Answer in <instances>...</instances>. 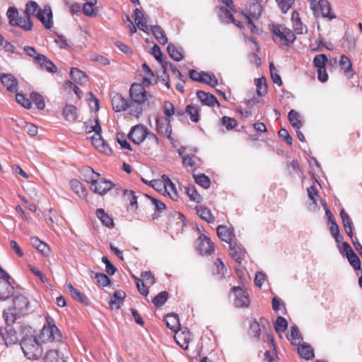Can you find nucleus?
I'll use <instances>...</instances> for the list:
<instances>
[{
    "label": "nucleus",
    "mask_w": 362,
    "mask_h": 362,
    "mask_svg": "<svg viewBox=\"0 0 362 362\" xmlns=\"http://www.w3.org/2000/svg\"><path fill=\"white\" fill-rule=\"evenodd\" d=\"M13 26H18L25 31H30L33 28V23L30 18L25 15V17H19Z\"/></svg>",
    "instance_id": "nucleus-39"
},
{
    "label": "nucleus",
    "mask_w": 362,
    "mask_h": 362,
    "mask_svg": "<svg viewBox=\"0 0 362 362\" xmlns=\"http://www.w3.org/2000/svg\"><path fill=\"white\" fill-rule=\"evenodd\" d=\"M66 289L75 300L85 306H88L89 305L90 300L88 298L78 289L75 288L71 283L66 284Z\"/></svg>",
    "instance_id": "nucleus-19"
},
{
    "label": "nucleus",
    "mask_w": 362,
    "mask_h": 362,
    "mask_svg": "<svg viewBox=\"0 0 362 362\" xmlns=\"http://www.w3.org/2000/svg\"><path fill=\"white\" fill-rule=\"evenodd\" d=\"M340 216L342 220V223L345 232L348 236L351 238V241H353V239H354L353 233V223L350 216L344 209H342L340 211Z\"/></svg>",
    "instance_id": "nucleus-21"
},
{
    "label": "nucleus",
    "mask_w": 362,
    "mask_h": 362,
    "mask_svg": "<svg viewBox=\"0 0 362 362\" xmlns=\"http://www.w3.org/2000/svg\"><path fill=\"white\" fill-rule=\"evenodd\" d=\"M7 16L8 18L9 24L11 26L14 25V23L19 18L18 12L16 7H9L7 11Z\"/></svg>",
    "instance_id": "nucleus-58"
},
{
    "label": "nucleus",
    "mask_w": 362,
    "mask_h": 362,
    "mask_svg": "<svg viewBox=\"0 0 362 362\" xmlns=\"http://www.w3.org/2000/svg\"><path fill=\"white\" fill-rule=\"evenodd\" d=\"M195 209L197 215L202 220L209 223L214 222L215 218L209 209L204 206H197Z\"/></svg>",
    "instance_id": "nucleus-25"
},
{
    "label": "nucleus",
    "mask_w": 362,
    "mask_h": 362,
    "mask_svg": "<svg viewBox=\"0 0 362 362\" xmlns=\"http://www.w3.org/2000/svg\"><path fill=\"white\" fill-rule=\"evenodd\" d=\"M117 141L124 149L132 151L130 144L127 141L125 134L123 133L117 134Z\"/></svg>",
    "instance_id": "nucleus-61"
},
{
    "label": "nucleus",
    "mask_w": 362,
    "mask_h": 362,
    "mask_svg": "<svg viewBox=\"0 0 362 362\" xmlns=\"http://www.w3.org/2000/svg\"><path fill=\"white\" fill-rule=\"evenodd\" d=\"M16 100L18 103L21 104L26 109H30L32 107L31 101L28 98H25L22 93H16Z\"/></svg>",
    "instance_id": "nucleus-59"
},
{
    "label": "nucleus",
    "mask_w": 362,
    "mask_h": 362,
    "mask_svg": "<svg viewBox=\"0 0 362 362\" xmlns=\"http://www.w3.org/2000/svg\"><path fill=\"white\" fill-rule=\"evenodd\" d=\"M272 33L274 35V40L275 42H284V44L288 45L296 40L295 34L282 25L274 27Z\"/></svg>",
    "instance_id": "nucleus-6"
},
{
    "label": "nucleus",
    "mask_w": 362,
    "mask_h": 362,
    "mask_svg": "<svg viewBox=\"0 0 362 362\" xmlns=\"http://www.w3.org/2000/svg\"><path fill=\"white\" fill-rule=\"evenodd\" d=\"M0 336L7 346L15 344L18 341L17 332L12 327H0Z\"/></svg>",
    "instance_id": "nucleus-14"
},
{
    "label": "nucleus",
    "mask_w": 362,
    "mask_h": 362,
    "mask_svg": "<svg viewBox=\"0 0 362 362\" xmlns=\"http://www.w3.org/2000/svg\"><path fill=\"white\" fill-rule=\"evenodd\" d=\"M339 66L341 69L343 70L345 74H349V73H351V76H353L354 72L352 71L351 69L352 64L350 59L347 56L344 54H342L339 60Z\"/></svg>",
    "instance_id": "nucleus-37"
},
{
    "label": "nucleus",
    "mask_w": 362,
    "mask_h": 362,
    "mask_svg": "<svg viewBox=\"0 0 362 362\" xmlns=\"http://www.w3.org/2000/svg\"><path fill=\"white\" fill-rule=\"evenodd\" d=\"M206 72L201 71L198 72L194 69H191L189 71V78L199 83H207L206 79L204 77L206 76Z\"/></svg>",
    "instance_id": "nucleus-51"
},
{
    "label": "nucleus",
    "mask_w": 362,
    "mask_h": 362,
    "mask_svg": "<svg viewBox=\"0 0 362 362\" xmlns=\"http://www.w3.org/2000/svg\"><path fill=\"white\" fill-rule=\"evenodd\" d=\"M167 51L168 52L169 56L176 62H180L184 58L183 54L181 52H180L176 48V47L172 43H170L168 45Z\"/></svg>",
    "instance_id": "nucleus-44"
},
{
    "label": "nucleus",
    "mask_w": 362,
    "mask_h": 362,
    "mask_svg": "<svg viewBox=\"0 0 362 362\" xmlns=\"http://www.w3.org/2000/svg\"><path fill=\"white\" fill-rule=\"evenodd\" d=\"M197 96L200 100L202 103L209 107H214L215 105L219 106V103L217 98L210 93H206L203 90H198Z\"/></svg>",
    "instance_id": "nucleus-20"
},
{
    "label": "nucleus",
    "mask_w": 362,
    "mask_h": 362,
    "mask_svg": "<svg viewBox=\"0 0 362 362\" xmlns=\"http://www.w3.org/2000/svg\"><path fill=\"white\" fill-rule=\"evenodd\" d=\"M40 338L43 342L60 341L62 338V333L54 324V321L51 317H47V324H45L40 332Z\"/></svg>",
    "instance_id": "nucleus-4"
},
{
    "label": "nucleus",
    "mask_w": 362,
    "mask_h": 362,
    "mask_svg": "<svg viewBox=\"0 0 362 362\" xmlns=\"http://www.w3.org/2000/svg\"><path fill=\"white\" fill-rule=\"evenodd\" d=\"M221 124L225 126L228 130H231L237 125V122L234 118L224 116L221 119Z\"/></svg>",
    "instance_id": "nucleus-63"
},
{
    "label": "nucleus",
    "mask_w": 362,
    "mask_h": 362,
    "mask_svg": "<svg viewBox=\"0 0 362 362\" xmlns=\"http://www.w3.org/2000/svg\"><path fill=\"white\" fill-rule=\"evenodd\" d=\"M0 81L1 84L11 93L18 91V81L12 74H1Z\"/></svg>",
    "instance_id": "nucleus-13"
},
{
    "label": "nucleus",
    "mask_w": 362,
    "mask_h": 362,
    "mask_svg": "<svg viewBox=\"0 0 362 362\" xmlns=\"http://www.w3.org/2000/svg\"><path fill=\"white\" fill-rule=\"evenodd\" d=\"M346 256L349 264L355 270L361 269L360 259L354 252H349Z\"/></svg>",
    "instance_id": "nucleus-49"
},
{
    "label": "nucleus",
    "mask_w": 362,
    "mask_h": 362,
    "mask_svg": "<svg viewBox=\"0 0 362 362\" xmlns=\"http://www.w3.org/2000/svg\"><path fill=\"white\" fill-rule=\"evenodd\" d=\"M193 178L194 179L195 182L203 188L208 189L210 187L211 180L205 174H193Z\"/></svg>",
    "instance_id": "nucleus-43"
},
{
    "label": "nucleus",
    "mask_w": 362,
    "mask_h": 362,
    "mask_svg": "<svg viewBox=\"0 0 362 362\" xmlns=\"http://www.w3.org/2000/svg\"><path fill=\"white\" fill-rule=\"evenodd\" d=\"M230 253L232 258L238 264H240L244 258L245 250L241 245L235 241L229 243Z\"/></svg>",
    "instance_id": "nucleus-18"
},
{
    "label": "nucleus",
    "mask_w": 362,
    "mask_h": 362,
    "mask_svg": "<svg viewBox=\"0 0 362 362\" xmlns=\"http://www.w3.org/2000/svg\"><path fill=\"white\" fill-rule=\"evenodd\" d=\"M152 34L160 45H165L168 43V37L165 31L160 25H152L151 27Z\"/></svg>",
    "instance_id": "nucleus-30"
},
{
    "label": "nucleus",
    "mask_w": 362,
    "mask_h": 362,
    "mask_svg": "<svg viewBox=\"0 0 362 362\" xmlns=\"http://www.w3.org/2000/svg\"><path fill=\"white\" fill-rule=\"evenodd\" d=\"M31 99L34 104L39 110H43L45 107V103L42 95L38 93H33L30 95Z\"/></svg>",
    "instance_id": "nucleus-55"
},
{
    "label": "nucleus",
    "mask_w": 362,
    "mask_h": 362,
    "mask_svg": "<svg viewBox=\"0 0 362 362\" xmlns=\"http://www.w3.org/2000/svg\"><path fill=\"white\" fill-rule=\"evenodd\" d=\"M185 112L189 116L192 122H198L199 119V109L197 105L194 104L187 105Z\"/></svg>",
    "instance_id": "nucleus-38"
},
{
    "label": "nucleus",
    "mask_w": 362,
    "mask_h": 362,
    "mask_svg": "<svg viewBox=\"0 0 362 362\" xmlns=\"http://www.w3.org/2000/svg\"><path fill=\"white\" fill-rule=\"evenodd\" d=\"M132 17L134 18L138 28L142 31L146 33L148 30V27L146 25L147 21L146 19L144 18L143 13H141V10H139L137 8H135Z\"/></svg>",
    "instance_id": "nucleus-27"
},
{
    "label": "nucleus",
    "mask_w": 362,
    "mask_h": 362,
    "mask_svg": "<svg viewBox=\"0 0 362 362\" xmlns=\"http://www.w3.org/2000/svg\"><path fill=\"white\" fill-rule=\"evenodd\" d=\"M328 62L327 57L325 54H317L313 59V65L316 69L324 68Z\"/></svg>",
    "instance_id": "nucleus-52"
},
{
    "label": "nucleus",
    "mask_w": 362,
    "mask_h": 362,
    "mask_svg": "<svg viewBox=\"0 0 362 362\" xmlns=\"http://www.w3.org/2000/svg\"><path fill=\"white\" fill-rule=\"evenodd\" d=\"M262 11V6L259 2L257 1L250 4L248 11L246 14L250 16L251 18H258L261 16Z\"/></svg>",
    "instance_id": "nucleus-36"
},
{
    "label": "nucleus",
    "mask_w": 362,
    "mask_h": 362,
    "mask_svg": "<svg viewBox=\"0 0 362 362\" xmlns=\"http://www.w3.org/2000/svg\"><path fill=\"white\" fill-rule=\"evenodd\" d=\"M84 126L86 127V131L87 132L90 133L94 132L95 136H100L102 129L98 118H95L93 120L89 119L88 121L85 122Z\"/></svg>",
    "instance_id": "nucleus-26"
},
{
    "label": "nucleus",
    "mask_w": 362,
    "mask_h": 362,
    "mask_svg": "<svg viewBox=\"0 0 362 362\" xmlns=\"http://www.w3.org/2000/svg\"><path fill=\"white\" fill-rule=\"evenodd\" d=\"M185 192L189 199L197 203H201L202 201V196L198 193L194 185H188L185 187Z\"/></svg>",
    "instance_id": "nucleus-41"
},
{
    "label": "nucleus",
    "mask_w": 362,
    "mask_h": 362,
    "mask_svg": "<svg viewBox=\"0 0 362 362\" xmlns=\"http://www.w3.org/2000/svg\"><path fill=\"white\" fill-rule=\"evenodd\" d=\"M288 340L291 341V343L293 345H296V341L302 339L301 334L298 329V327L294 325L291 327V335L290 337H288Z\"/></svg>",
    "instance_id": "nucleus-54"
},
{
    "label": "nucleus",
    "mask_w": 362,
    "mask_h": 362,
    "mask_svg": "<svg viewBox=\"0 0 362 362\" xmlns=\"http://www.w3.org/2000/svg\"><path fill=\"white\" fill-rule=\"evenodd\" d=\"M311 9L317 18L320 16L322 18H327L329 20H332L336 18V16L332 11L331 4L327 0H320L318 4L311 6Z\"/></svg>",
    "instance_id": "nucleus-7"
},
{
    "label": "nucleus",
    "mask_w": 362,
    "mask_h": 362,
    "mask_svg": "<svg viewBox=\"0 0 362 362\" xmlns=\"http://www.w3.org/2000/svg\"><path fill=\"white\" fill-rule=\"evenodd\" d=\"M218 17L221 21L226 24L230 23L234 18L230 10L223 6L219 8Z\"/></svg>",
    "instance_id": "nucleus-40"
},
{
    "label": "nucleus",
    "mask_w": 362,
    "mask_h": 362,
    "mask_svg": "<svg viewBox=\"0 0 362 362\" xmlns=\"http://www.w3.org/2000/svg\"><path fill=\"white\" fill-rule=\"evenodd\" d=\"M30 307L28 298L21 294H16L13 298V306L11 308L19 314L25 315L27 313Z\"/></svg>",
    "instance_id": "nucleus-15"
},
{
    "label": "nucleus",
    "mask_w": 362,
    "mask_h": 362,
    "mask_svg": "<svg viewBox=\"0 0 362 362\" xmlns=\"http://www.w3.org/2000/svg\"><path fill=\"white\" fill-rule=\"evenodd\" d=\"M147 135V128L142 124H137L132 127L128 134V138L135 144H140Z\"/></svg>",
    "instance_id": "nucleus-9"
},
{
    "label": "nucleus",
    "mask_w": 362,
    "mask_h": 362,
    "mask_svg": "<svg viewBox=\"0 0 362 362\" xmlns=\"http://www.w3.org/2000/svg\"><path fill=\"white\" fill-rule=\"evenodd\" d=\"M226 272L227 269L223 261L218 258L214 262V269L212 272L213 275L215 276L218 279L221 280L225 276Z\"/></svg>",
    "instance_id": "nucleus-32"
},
{
    "label": "nucleus",
    "mask_w": 362,
    "mask_h": 362,
    "mask_svg": "<svg viewBox=\"0 0 362 362\" xmlns=\"http://www.w3.org/2000/svg\"><path fill=\"white\" fill-rule=\"evenodd\" d=\"M198 250L201 255H210L215 251L214 245L211 239L205 235H201L198 239Z\"/></svg>",
    "instance_id": "nucleus-12"
},
{
    "label": "nucleus",
    "mask_w": 362,
    "mask_h": 362,
    "mask_svg": "<svg viewBox=\"0 0 362 362\" xmlns=\"http://www.w3.org/2000/svg\"><path fill=\"white\" fill-rule=\"evenodd\" d=\"M92 144L95 146V148H98L100 151H103L107 154L108 153L105 148V141L101 136H97L94 135L92 138Z\"/></svg>",
    "instance_id": "nucleus-57"
},
{
    "label": "nucleus",
    "mask_w": 362,
    "mask_h": 362,
    "mask_svg": "<svg viewBox=\"0 0 362 362\" xmlns=\"http://www.w3.org/2000/svg\"><path fill=\"white\" fill-rule=\"evenodd\" d=\"M112 106L115 112H124L128 108L130 110L129 101H127L121 94L115 93L112 96Z\"/></svg>",
    "instance_id": "nucleus-16"
},
{
    "label": "nucleus",
    "mask_w": 362,
    "mask_h": 362,
    "mask_svg": "<svg viewBox=\"0 0 362 362\" xmlns=\"http://www.w3.org/2000/svg\"><path fill=\"white\" fill-rule=\"evenodd\" d=\"M255 85L257 87V93L259 96H263L267 93L268 88L267 80L264 76L257 79Z\"/></svg>",
    "instance_id": "nucleus-46"
},
{
    "label": "nucleus",
    "mask_w": 362,
    "mask_h": 362,
    "mask_svg": "<svg viewBox=\"0 0 362 362\" xmlns=\"http://www.w3.org/2000/svg\"><path fill=\"white\" fill-rule=\"evenodd\" d=\"M126 294L122 291H115L111 297L110 300V306L111 309H119L123 305L124 299Z\"/></svg>",
    "instance_id": "nucleus-24"
},
{
    "label": "nucleus",
    "mask_w": 362,
    "mask_h": 362,
    "mask_svg": "<svg viewBox=\"0 0 362 362\" xmlns=\"http://www.w3.org/2000/svg\"><path fill=\"white\" fill-rule=\"evenodd\" d=\"M250 328L252 335L257 339H259L261 334V329L259 323L257 321L256 319H254L250 325Z\"/></svg>",
    "instance_id": "nucleus-64"
},
{
    "label": "nucleus",
    "mask_w": 362,
    "mask_h": 362,
    "mask_svg": "<svg viewBox=\"0 0 362 362\" xmlns=\"http://www.w3.org/2000/svg\"><path fill=\"white\" fill-rule=\"evenodd\" d=\"M95 214L102 223L109 228H112L115 226L113 219L105 213L103 209H98L95 211Z\"/></svg>",
    "instance_id": "nucleus-31"
},
{
    "label": "nucleus",
    "mask_w": 362,
    "mask_h": 362,
    "mask_svg": "<svg viewBox=\"0 0 362 362\" xmlns=\"http://www.w3.org/2000/svg\"><path fill=\"white\" fill-rule=\"evenodd\" d=\"M156 129L158 134L170 139L172 134V127L170 119L165 117L156 118Z\"/></svg>",
    "instance_id": "nucleus-10"
},
{
    "label": "nucleus",
    "mask_w": 362,
    "mask_h": 362,
    "mask_svg": "<svg viewBox=\"0 0 362 362\" xmlns=\"http://www.w3.org/2000/svg\"><path fill=\"white\" fill-rule=\"evenodd\" d=\"M45 362H65L64 354L56 349H50L47 351Z\"/></svg>",
    "instance_id": "nucleus-28"
},
{
    "label": "nucleus",
    "mask_w": 362,
    "mask_h": 362,
    "mask_svg": "<svg viewBox=\"0 0 362 362\" xmlns=\"http://www.w3.org/2000/svg\"><path fill=\"white\" fill-rule=\"evenodd\" d=\"M355 39L349 35H345L342 38V46L347 50H353L355 48Z\"/></svg>",
    "instance_id": "nucleus-56"
},
{
    "label": "nucleus",
    "mask_w": 362,
    "mask_h": 362,
    "mask_svg": "<svg viewBox=\"0 0 362 362\" xmlns=\"http://www.w3.org/2000/svg\"><path fill=\"white\" fill-rule=\"evenodd\" d=\"M90 276L96 280V284L98 286L105 287L111 284L110 279L104 273L91 272Z\"/></svg>",
    "instance_id": "nucleus-35"
},
{
    "label": "nucleus",
    "mask_w": 362,
    "mask_h": 362,
    "mask_svg": "<svg viewBox=\"0 0 362 362\" xmlns=\"http://www.w3.org/2000/svg\"><path fill=\"white\" fill-rule=\"evenodd\" d=\"M21 316L19 313L14 310L13 308H9L7 310L3 313V317L6 324V327H11L16 320Z\"/></svg>",
    "instance_id": "nucleus-29"
},
{
    "label": "nucleus",
    "mask_w": 362,
    "mask_h": 362,
    "mask_svg": "<svg viewBox=\"0 0 362 362\" xmlns=\"http://www.w3.org/2000/svg\"><path fill=\"white\" fill-rule=\"evenodd\" d=\"M298 353L301 358L308 361L312 360L315 356L313 348L306 344H300L298 346Z\"/></svg>",
    "instance_id": "nucleus-33"
},
{
    "label": "nucleus",
    "mask_w": 362,
    "mask_h": 362,
    "mask_svg": "<svg viewBox=\"0 0 362 362\" xmlns=\"http://www.w3.org/2000/svg\"><path fill=\"white\" fill-rule=\"evenodd\" d=\"M35 61L37 62L42 68H45L47 71L55 74L57 71V67L56 65L45 55L44 54H37L35 57Z\"/></svg>",
    "instance_id": "nucleus-17"
},
{
    "label": "nucleus",
    "mask_w": 362,
    "mask_h": 362,
    "mask_svg": "<svg viewBox=\"0 0 362 362\" xmlns=\"http://www.w3.org/2000/svg\"><path fill=\"white\" fill-rule=\"evenodd\" d=\"M71 189L81 197L86 195V191L83 185L77 180L70 181Z\"/></svg>",
    "instance_id": "nucleus-50"
},
{
    "label": "nucleus",
    "mask_w": 362,
    "mask_h": 362,
    "mask_svg": "<svg viewBox=\"0 0 362 362\" xmlns=\"http://www.w3.org/2000/svg\"><path fill=\"white\" fill-rule=\"evenodd\" d=\"M288 120L291 125L296 129H300L302 127V122L300 120V115L294 110H291L288 115Z\"/></svg>",
    "instance_id": "nucleus-45"
},
{
    "label": "nucleus",
    "mask_w": 362,
    "mask_h": 362,
    "mask_svg": "<svg viewBox=\"0 0 362 362\" xmlns=\"http://www.w3.org/2000/svg\"><path fill=\"white\" fill-rule=\"evenodd\" d=\"M30 328L25 325H19L18 332L24 334L21 340V347L25 356L30 360H37L40 358L42 354V348L35 336L31 334Z\"/></svg>",
    "instance_id": "nucleus-2"
},
{
    "label": "nucleus",
    "mask_w": 362,
    "mask_h": 362,
    "mask_svg": "<svg viewBox=\"0 0 362 362\" xmlns=\"http://www.w3.org/2000/svg\"><path fill=\"white\" fill-rule=\"evenodd\" d=\"M129 96L131 99L129 114L136 118H139L143 112L142 105L145 103L149 108L156 105V98L148 93L141 84L134 83L129 88Z\"/></svg>",
    "instance_id": "nucleus-1"
},
{
    "label": "nucleus",
    "mask_w": 362,
    "mask_h": 362,
    "mask_svg": "<svg viewBox=\"0 0 362 362\" xmlns=\"http://www.w3.org/2000/svg\"><path fill=\"white\" fill-rule=\"evenodd\" d=\"M63 115L66 121L74 122L77 118L76 107L72 105H66L63 110Z\"/></svg>",
    "instance_id": "nucleus-34"
},
{
    "label": "nucleus",
    "mask_w": 362,
    "mask_h": 362,
    "mask_svg": "<svg viewBox=\"0 0 362 362\" xmlns=\"http://www.w3.org/2000/svg\"><path fill=\"white\" fill-rule=\"evenodd\" d=\"M70 76L76 83L79 84L83 83L87 78L84 72L75 67L71 69Z\"/></svg>",
    "instance_id": "nucleus-42"
},
{
    "label": "nucleus",
    "mask_w": 362,
    "mask_h": 362,
    "mask_svg": "<svg viewBox=\"0 0 362 362\" xmlns=\"http://www.w3.org/2000/svg\"><path fill=\"white\" fill-rule=\"evenodd\" d=\"M90 170L95 173L92 168H90ZM95 175L96 177H92L90 181V188L95 193L100 195H104L115 187V184L110 180H107L105 178H100V175L98 173H95Z\"/></svg>",
    "instance_id": "nucleus-5"
},
{
    "label": "nucleus",
    "mask_w": 362,
    "mask_h": 362,
    "mask_svg": "<svg viewBox=\"0 0 362 362\" xmlns=\"http://www.w3.org/2000/svg\"><path fill=\"white\" fill-rule=\"evenodd\" d=\"M168 298V293L165 291L160 292L151 300L153 305L156 307L163 306Z\"/></svg>",
    "instance_id": "nucleus-48"
},
{
    "label": "nucleus",
    "mask_w": 362,
    "mask_h": 362,
    "mask_svg": "<svg viewBox=\"0 0 362 362\" xmlns=\"http://www.w3.org/2000/svg\"><path fill=\"white\" fill-rule=\"evenodd\" d=\"M164 321L168 328L174 332H177L180 328V320L179 317L177 314L169 313L166 315Z\"/></svg>",
    "instance_id": "nucleus-23"
},
{
    "label": "nucleus",
    "mask_w": 362,
    "mask_h": 362,
    "mask_svg": "<svg viewBox=\"0 0 362 362\" xmlns=\"http://www.w3.org/2000/svg\"><path fill=\"white\" fill-rule=\"evenodd\" d=\"M216 233L218 238L227 243H230L233 241L234 233L233 230H230L226 226L220 225L216 228Z\"/></svg>",
    "instance_id": "nucleus-22"
},
{
    "label": "nucleus",
    "mask_w": 362,
    "mask_h": 362,
    "mask_svg": "<svg viewBox=\"0 0 362 362\" xmlns=\"http://www.w3.org/2000/svg\"><path fill=\"white\" fill-rule=\"evenodd\" d=\"M96 3L97 1H91L83 4V11L86 16H93L95 15L93 11V6L96 4Z\"/></svg>",
    "instance_id": "nucleus-62"
},
{
    "label": "nucleus",
    "mask_w": 362,
    "mask_h": 362,
    "mask_svg": "<svg viewBox=\"0 0 362 362\" xmlns=\"http://www.w3.org/2000/svg\"><path fill=\"white\" fill-rule=\"evenodd\" d=\"M230 291L235 296L234 305L236 308L249 307L250 300L247 291L243 290L240 286H233Z\"/></svg>",
    "instance_id": "nucleus-8"
},
{
    "label": "nucleus",
    "mask_w": 362,
    "mask_h": 362,
    "mask_svg": "<svg viewBox=\"0 0 362 362\" xmlns=\"http://www.w3.org/2000/svg\"><path fill=\"white\" fill-rule=\"evenodd\" d=\"M288 327V322L286 320L281 316H279L276 318L274 329L277 333L284 332Z\"/></svg>",
    "instance_id": "nucleus-53"
},
{
    "label": "nucleus",
    "mask_w": 362,
    "mask_h": 362,
    "mask_svg": "<svg viewBox=\"0 0 362 362\" xmlns=\"http://www.w3.org/2000/svg\"><path fill=\"white\" fill-rule=\"evenodd\" d=\"M269 71L271 73V76H272L273 82L279 86H281L282 81H281V76L277 73V70L275 68L273 62H271L269 64Z\"/></svg>",
    "instance_id": "nucleus-60"
},
{
    "label": "nucleus",
    "mask_w": 362,
    "mask_h": 362,
    "mask_svg": "<svg viewBox=\"0 0 362 362\" xmlns=\"http://www.w3.org/2000/svg\"><path fill=\"white\" fill-rule=\"evenodd\" d=\"M123 196L125 197L126 200L129 202L130 206L135 208V210L138 208L137 199L138 197L136 196L135 192L132 190L124 189L123 190Z\"/></svg>",
    "instance_id": "nucleus-47"
},
{
    "label": "nucleus",
    "mask_w": 362,
    "mask_h": 362,
    "mask_svg": "<svg viewBox=\"0 0 362 362\" xmlns=\"http://www.w3.org/2000/svg\"><path fill=\"white\" fill-rule=\"evenodd\" d=\"M11 279L0 277V300H5L14 294V287L11 282Z\"/></svg>",
    "instance_id": "nucleus-11"
},
{
    "label": "nucleus",
    "mask_w": 362,
    "mask_h": 362,
    "mask_svg": "<svg viewBox=\"0 0 362 362\" xmlns=\"http://www.w3.org/2000/svg\"><path fill=\"white\" fill-rule=\"evenodd\" d=\"M25 14L29 18L35 16L47 29L53 26L52 12L49 6H45L42 9L35 1H30L25 5Z\"/></svg>",
    "instance_id": "nucleus-3"
}]
</instances>
